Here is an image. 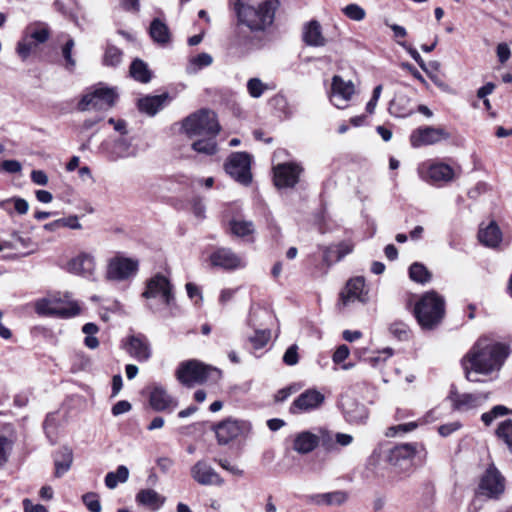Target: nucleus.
Here are the masks:
<instances>
[{"mask_svg": "<svg viewBox=\"0 0 512 512\" xmlns=\"http://www.w3.org/2000/svg\"><path fill=\"white\" fill-rule=\"evenodd\" d=\"M318 440L316 433L302 431L295 436L293 449L300 454L310 453L318 446Z\"/></svg>", "mask_w": 512, "mask_h": 512, "instance_id": "nucleus-28", "label": "nucleus"}, {"mask_svg": "<svg viewBox=\"0 0 512 512\" xmlns=\"http://www.w3.org/2000/svg\"><path fill=\"white\" fill-rule=\"evenodd\" d=\"M82 501L90 512H101V503L96 493L88 492L84 494Z\"/></svg>", "mask_w": 512, "mask_h": 512, "instance_id": "nucleus-51", "label": "nucleus"}, {"mask_svg": "<svg viewBox=\"0 0 512 512\" xmlns=\"http://www.w3.org/2000/svg\"><path fill=\"white\" fill-rule=\"evenodd\" d=\"M414 315L422 329H435L445 316L444 298L436 291L424 293L415 304Z\"/></svg>", "mask_w": 512, "mask_h": 512, "instance_id": "nucleus-3", "label": "nucleus"}, {"mask_svg": "<svg viewBox=\"0 0 512 512\" xmlns=\"http://www.w3.org/2000/svg\"><path fill=\"white\" fill-rule=\"evenodd\" d=\"M178 404V400L170 395L163 386L153 384L150 387L149 405L154 411L172 413Z\"/></svg>", "mask_w": 512, "mask_h": 512, "instance_id": "nucleus-17", "label": "nucleus"}, {"mask_svg": "<svg viewBox=\"0 0 512 512\" xmlns=\"http://www.w3.org/2000/svg\"><path fill=\"white\" fill-rule=\"evenodd\" d=\"M505 478L494 464H490L479 478L478 494L498 499L505 491Z\"/></svg>", "mask_w": 512, "mask_h": 512, "instance_id": "nucleus-10", "label": "nucleus"}, {"mask_svg": "<svg viewBox=\"0 0 512 512\" xmlns=\"http://www.w3.org/2000/svg\"><path fill=\"white\" fill-rule=\"evenodd\" d=\"M117 99V93L113 88L99 86L92 92L85 94L78 103V110L86 111L90 109H108L111 108Z\"/></svg>", "mask_w": 512, "mask_h": 512, "instance_id": "nucleus-11", "label": "nucleus"}, {"mask_svg": "<svg viewBox=\"0 0 512 512\" xmlns=\"http://www.w3.org/2000/svg\"><path fill=\"white\" fill-rule=\"evenodd\" d=\"M219 445H227L233 440L246 437L251 432V424L245 420L227 418L214 426Z\"/></svg>", "mask_w": 512, "mask_h": 512, "instance_id": "nucleus-9", "label": "nucleus"}, {"mask_svg": "<svg viewBox=\"0 0 512 512\" xmlns=\"http://www.w3.org/2000/svg\"><path fill=\"white\" fill-rule=\"evenodd\" d=\"M191 477L203 486H222L223 478L206 461L199 460L191 467Z\"/></svg>", "mask_w": 512, "mask_h": 512, "instance_id": "nucleus-20", "label": "nucleus"}, {"mask_svg": "<svg viewBox=\"0 0 512 512\" xmlns=\"http://www.w3.org/2000/svg\"><path fill=\"white\" fill-rule=\"evenodd\" d=\"M274 183L278 188L294 187L298 181L303 168L296 163H282L273 168Z\"/></svg>", "mask_w": 512, "mask_h": 512, "instance_id": "nucleus-19", "label": "nucleus"}, {"mask_svg": "<svg viewBox=\"0 0 512 512\" xmlns=\"http://www.w3.org/2000/svg\"><path fill=\"white\" fill-rule=\"evenodd\" d=\"M213 267L224 270H236L245 267L244 260L229 248H218L209 256Z\"/></svg>", "mask_w": 512, "mask_h": 512, "instance_id": "nucleus-21", "label": "nucleus"}, {"mask_svg": "<svg viewBox=\"0 0 512 512\" xmlns=\"http://www.w3.org/2000/svg\"><path fill=\"white\" fill-rule=\"evenodd\" d=\"M502 231L495 221H491L487 226L482 225L478 231L479 241L490 248H496L502 241Z\"/></svg>", "mask_w": 512, "mask_h": 512, "instance_id": "nucleus-26", "label": "nucleus"}, {"mask_svg": "<svg viewBox=\"0 0 512 512\" xmlns=\"http://www.w3.org/2000/svg\"><path fill=\"white\" fill-rule=\"evenodd\" d=\"M213 58L208 53H201L190 60L189 72H197L198 70L211 65Z\"/></svg>", "mask_w": 512, "mask_h": 512, "instance_id": "nucleus-48", "label": "nucleus"}, {"mask_svg": "<svg viewBox=\"0 0 512 512\" xmlns=\"http://www.w3.org/2000/svg\"><path fill=\"white\" fill-rule=\"evenodd\" d=\"M509 413L510 410L506 406L496 405L490 411L483 413L481 420L486 426H489L496 418L508 415Z\"/></svg>", "mask_w": 512, "mask_h": 512, "instance_id": "nucleus-46", "label": "nucleus"}, {"mask_svg": "<svg viewBox=\"0 0 512 512\" xmlns=\"http://www.w3.org/2000/svg\"><path fill=\"white\" fill-rule=\"evenodd\" d=\"M23 506L25 512H48L45 506L41 504H33L29 499L23 500Z\"/></svg>", "mask_w": 512, "mask_h": 512, "instance_id": "nucleus-64", "label": "nucleus"}, {"mask_svg": "<svg viewBox=\"0 0 512 512\" xmlns=\"http://www.w3.org/2000/svg\"><path fill=\"white\" fill-rule=\"evenodd\" d=\"M2 169L8 173H19L22 170V165L17 160H4L1 164Z\"/></svg>", "mask_w": 512, "mask_h": 512, "instance_id": "nucleus-62", "label": "nucleus"}, {"mask_svg": "<svg viewBox=\"0 0 512 512\" xmlns=\"http://www.w3.org/2000/svg\"><path fill=\"white\" fill-rule=\"evenodd\" d=\"M317 503H326L327 505H341L348 499V493L345 491H334L317 496Z\"/></svg>", "mask_w": 512, "mask_h": 512, "instance_id": "nucleus-41", "label": "nucleus"}, {"mask_svg": "<svg viewBox=\"0 0 512 512\" xmlns=\"http://www.w3.org/2000/svg\"><path fill=\"white\" fill-rule=\"evenodd\" d=\"M67 269L70 273L92 278L96 270L95 258L90 253H80L68 262Z\"/></svg>", "mask_w": 512, "mask_h": 512, "instance_id": "nucleus-24", "label": "nucleus"}, {"mask_svg": "<svg viewBox=\"0 0 512 512\" xmlns=\"http://www.w3.org/2000/svg\"><path fill=\"white\" fill-rule=\"evenodd\" d=\"M168 99L167 94L146 96L138 101V108L150 116H154L161 110Z\"/></svg>", "mask_w": 512, "mask_h": 512, "instance_id": "nucleus-30", "label": "nucleus"}, {"mask_svg": "<svg viewBox=\"0 0 512 512\" xmlns=\"http://www.w3.org/2000/svg\"><path fill=\"white\" fill-rule=\"evenodd\" d=\"M131 76L142 83H147L151 80V72L145 62L140 59H135L130 66Z\"/></svg>", "mask_w": 512, "mask_h": 512, "instance_id": "nucleus-37", "label": "nucleus"}, {"mask_svg": "<svg viewBox=\"0 0 512 512\" xmlns=\"http://www.w3.org/2000/svg\"><path fill=\"white\" fill-rule=\"evenodd\" d=\"M510 353V346L504 342L487 336L478 338L461 360L465 378L473 383L481 381L478 375L497 379Z\"/></svg>", "mask_w": 512, "mask_h": 512, "instance_id": "nucleus-1", "label": "nucleus"}, {"mask_svg": "<svg viewBox=\"0 0 512 512\" xmlns=\"http://www.w3.org/2000/svg\"><path fill=\"white\" fill-rule=\"evenodd\" d=\"M36 47L37 44L26 35L17 43L16 52L22 60H26Z\"/></svg>", "mask_w": 512, "mask_h": 512, "instance_id": "nucleus-47", "label": "nucleus"}, {"mask_svg": "<svg viewBox=\"0 0 512 512\" xmlns=\"http://www.w3.org/2000/svg\"><path fill=\"white\" fill-rule=\"evenodd\" d=\"M27 35L38 45L49 39L50 31L47 27L33 28L30 29Z\"/></svg>", "mask_w": 512, "mask_h": 512, "instance_id": "nucleus-52", "label": "nucleus"}, {"mask_svg": "<svg viewBox=\"0 0 512 512\" xmlns=\"http://www.w3.org/2000/svg\"><path fill=\"white\" fill-rule=\"evenodd\" d=\"M341 300L344 305L355 301L366 303L368 301V290L365 286L364 277L357 276L350 279L345 290L341 293Z\"/></svg>", "mask_w": 512, "mask_h": 512, "instance_id": "nucleus-23", "label": "nucleus"}, {"mask_svg": "<svg viewBox=\"0 0 512 512\" xmlns=\"http://www.w3.org/2000/svg\"><path fill=\"white\" fill-rule=\"evenodd\" d=\"M75 46V42L72 38H69L64 46L62 47V55L65 59V68L69 71H73L76 66V61L72 57V50Z\"/></svg>", "mask_w": 512, "mask_h": 512, "instance_id": "nucleus-49", "label": "nucleus"}, {"mask_svg": "<svg viewBox=\"0 0 512 512\" xmlns=\"http://www.w3.org/2000/svg\"><path fill=\"white\" fill-rule=\"evenodd\" d=\"M272 89L259 78H250L247 82V91L252 98H260L265 91Z\"/></svg>", "mask_w": 512, "mask_h": 512, "instance_id": "nucleus-43", "label": "nucleus"}, {"mask_svg": "<svg viewBox=\"0 0 512 512\" xmlns=\"http://www.w3.org/2000/svg\"><path fill=\"white\" fill-rule=\"evenodd\" d=\"M399 45H401L403 48L406 49V51L409 53V55L417 62V64L424 70L426 71V65H425V62L423 60V58L420 56V54L418 53V51L407 45L405 42H398Z\"/></svg>", "mask_w": 512, "mask_h": 512, "instance_id": "nucleus-59", "label": "nucleus"}, {"mask_svg": "<svg viewBox=\"0 0 512 512\" xmlns=\"http://www.w3.org/2000/svg\"><path fill=\"white\" fill-rule=\"evenodd\" d=\"M349 348L346 345H340L334 352L332 359L335 364L342 363L349 356Z\"/></svg>", "mask_w": 512, "mask_h": 512, "instance_id": "nucleus-61", "label": "nucleus"}, {"mask_svg": "<svg viewBox=\"0 0 512 512\" xmlns=\"http://www.w3.org/2000/svg\"><path fill=\"white\" fill-rule=\"evenodd\" d=\"M136 500L151 510L157 511L165 503L166 499L153 489H143L136 495Z\"/></svg>", "mask_w": 512, "mask_h": 512, "instance_id": "nucleus-31", "label": "nucleus"}, {"mask_svg": "<svg viewBox=\"0 0 512 512\" xmlns=\"http://www.w3.org/2000/svg\"><path fill=\"white\" fill-rule=\"evenodd\" d=\"M462 427V424L459 421L443 424L438 427V433L442 437H447L451 435L452 433L456 432Z\"/></svg>", "mask_w": 512, "mask_h": 512, "instance_id": "nucleus-58", "label": "nucleus"}, {"mask_svg": "<svg viewBox=\"0 0 512 512\" xmlns=\"http://www.w3.org/2000/svg\"><path fill=\"white\" fill-rule=\"evenodd\" d=\"M149 34L159 44H166L170 40V32L167 25L158 18L151 22Z\"/></svg>", "mask_w": 512, "mask_h": 512, "instance_id": "nucleus-34", "label": "nucleus"}, {"mask_svg": "<svg viewBox=\"0 0 512 512\" xmlns=\"http://www.w3.org/2000/svg\"><path fill=\"white\" fill-rule=\"evenodd\" d=\"M122 61V51L113 45H108L104 54L103 63L115 67Z\"/></svg>", "mask_w": 512, "mask_h": 512, "instance_id": "nucleus-44", "label": "nucleus"}, {"mask_svg": "<svg viewBox=\"0 0 512 512\" xmlns=\"http://www.w3.org/2000/svg\"><path fill=\"white\" fill-rule=\"evenodd\" d=\"M8 202L14 203L15 211L20 215L26 214L29 210L28 202L20 197H13L7 200L0 201V207H3Z\"/></svg>", "mask_w": 512, "mask_h": 512, "instance_id": "nucleus-55", "label": "nucleus"}, {"mask_svg": "<svg viewBox=\"0 0 512 512\" xmlns=\"http://www.w3.org/2000/svg\"><path fill=\"white\" fill-rule=\"evenodd\" d=\"M408 103L409 99L407 97L399 96L391 101L389 111L395 117H408L414 113L412 108L407 107Z\"/></svg>", "mask_w": 512, "mask_h": 512, "instance_id": "nucleus-36", "label": "nucleus"}, {"mask_svg": "<svg viewBox=\"0 0 512 512\" xmlns=\"http://www.w3.org/2000/svg\"><path fill=\"white\" fill-rule=\"evenodd\" d=\"M498 439L503 441L512 454V419H506L500 422L495 431Z\"/></svg>", "mask_w": 512, "mask_h": 512, "instance_id": "nucleus-40", "label": "nucleus"}, {"mask_svg": "<svg viewBox=\"0 0 512 512\" xmlns=\"http://www.w3.org/2000/svg\"><path fill=\"white\" fill-rule=\"evenodd\" d=\"M142 296L146 299L159 297L166 306H171L174 302L172 284L162 274H156L147 281L146 289Z\"/></svg>", "mask_w": 512, "mask_h": 512, "instance_id": "nucleus-16", "label": "nucleus"}, {"mask_svg": "<svg viewBox=\"0 0 512 512\" xmlns=\"http://www.w3.org/2000/svg\"><path fill=\"white\" fill-rule=\"evenodd\" d=\"M417 444L404 443L390 449L387 460L399 473L408 472L413 465Z\"/></svg>", "mask_w": 512, "mask_h": 512, "instance_id": "nucleus-15", "label": "nucleus"}, {"mask_svg": "<svg viewBox=\"0 0 512 512\" xmlns=\"http://www.w3.org/2000/svg\"><path fill=\"white\" fill-rule=\"evenodd\" d=\"M418 172L424 181L442 186L457 179L461 169H455L441 160H429L418 168Z\"/></svg>", "mask_w": 512, "mask_h": 512, "instance_id": "nucleus-7", "label": "nucleus"}, {"mask_svg": "<svg viewBox=\"0 0 512 512\" xmlns=\"http://www.w3.org/2000/svg\"><path fill=\"white\" fill-rule=\"evenodd\" d=\"M490 397L489 392L459 393L452 387L449 393V400L452 408L458 412H470L483 406Z\"/></svg>", "mask_w": 512, "mask_h": 512, "instance_id": "nucleus-13", "label": "nucleus"}, {"mask_svg": "<svg viewBox=\"0 0 512 512\" xmlns=\"http://www.w3.org/2000/svg\"><path fill=\"white\" fill-rule=\"evenodd\" d=\"M127 353L137 361L145 362L151 357V347L148 339L142 335H132L125 342Z\"/></svg>", "mask_w": 512, "mask_h": 512, "instance_id": "nucleus-25", "label": "nucleus"}, {"mask_svg": "<svg viewBox=\"0 0 512 512\" xmlns=\"http://www.w3.org/2000/svg\"><path fill=\"white\" fill-rule=\"evenodd\" d=\"M409 277L412 281L425 284L431 280V273L419 262H414L409 267Z\"/></svg>", "mask_w": 512, "mask_h": 512, "instance_id": "nucleus-39", "label": "nucleus"}, {"mask_svg": "<svg viewBox=\"0 0 512 512\" xmlns=\"http://www.w3.org/2000/svg\"><path fill=\"white\" fill-rule=\"evenodd\" d=\"M220 467H222L224 470L230 472L233 475L236 476H243L244 471L240 469L239 467L232 465L228 460L226 459H219L216 461Z\"/></svg>", "mask_w": 512, "mask_h": 512, "instance_id": "nucleus-60", "label": "nucleus"}, {"mask_svg": "<svg viewBox=\"0 0 512 512\" xmlns=\"http://www.w3.org/2000/svg\"><path fill=\"white\" fill-rule=\"evenodd\" d=\"M451 138L450 132L445 127L421 126L414 129L409 137L413 148L436 145Z\"/></svg>", "mask_w": 512, "mask_h": 512, "instance_id": "nucleus-12", "label": "nucleus"}, {"mask_svg": "<svg viewBox=\"0 0 512 512\" xmlns=\"http://www.w3.org/2000/svg\"><path fill=\"white\" fill-rule=\"evenodd\" d=\"M13 444V440L0 431V467H3L8 462Z\"/></svg>", "mask_w": 512, "mask_h": 512, "instance_id": "nucleus-42", "label": "nucleus"}, {"mask_svg": "<svg viewBox=\"0 0 512 512\" xmlns=\"http://www.w3.org/2000/svg\"><path fill=\"white\" fill-rule=\"evenodd\" d=\"M345 15L355 21H361L365 18V10L357 4H349L344 8Z\"/></svg>", "mask_w": 512, "mask_h": 512, "instance_id": "nucleus-54", "label": "nucleus"}, {"mask_svg": "<svg viewBox=\"0 0 512 512\" xmlns=\"http://www.w3.org/2000/svg\"><path fill=\"white\" fill-rule=\"evenodd\" d=\"M176 377L181 384L192 387L207 381H218L221 378V371L198 360H188L179 365Z\"/></svg>", "mask_w": 512, "mask_h": 512, "instance_id": "nucleus-4", "label": "nucleus"}, {"mask_svg": "<svg viewBox=\"0 0 512 512\" xmlns=\"http://www.w3.org/2000/svg\"><path fill=\"white\" fill-rule=\"evenodd\" d=\"M201 137V139L192 143V149L197 153L208 156L214 155L218 151L216 136L206 135Z\"/></svg>", "mask_w": 512, "mask_h": 512, "instance_id": "nucleus-35", "label": "nucleus"}, {"mask_svg": "<svg viewBox=\"0 0 512 512\" xmlns=\"http://www.w3.org/2000/svg\"><path fill=\"white\" fill-rule=\"evenodd\" d=\"M354 92V84L351 80L345 81L338 75L332 78L330 101L338 109L347 107Z\"/></svg>", "mask_w": 512, "mask_h": 512, "instance_id": "nucleus-18", "label": "nucleus"}, {"mask_svg": "<svg viewBox=\"0 0 512 512\" xmlns=\"http://www.w3.org/2000/svg\"><path fill=\"white\" fill-rule=\"evenodd\" d=\"M220 129L216 114L209 109L198 110L182 120V131L189 138L217 136Z\"/></svg>", "mask_w": 512, "mask_h": 512, "instance_id": "nucleus-5", "label": "nucleus"}, {"mask_svg": "<svg viewBox=\"0 0 512 512\" xmlns=\"http://www.w3.org/2000/svg\"><path fill=\"white\" fill-rule=\"evenodd\" d=\"M136 156L137 148L124 138L116 140L109 152V159L112 161Z\"/></svg>", "mask_w": 512, "mask_h": 512, "instance_id": "nucleus-29", "label": "nucleus"}, {"mask_svg": "<svg viewBox=\"0 0 512 512\" xmlns=\"http://www.w3.org/2000/svg\"><path fill=\"white\" fill-rule=\"evenodd\" d=\"M139 270V260L116 253L107 260L105 279L109 282H125L134 278Z\"/></svg>", "mask_w": 512, "mask_h": 512, "instance_id": "nucleus-6", "label": "nucleus"}, {"mask_svg": "<svg viewBox=\"0 0 512 512\" xmlns=\"http://www.w3.org/2000/svg\"><path fill=\"white\" fill-rule=\"evenodd\" d=\"M129 478V470L126 466L120 465L115 472H109L105 476V485L109 489L117 487L118 483H124Z\"/></svg>", "mask_w": 512, "mask_h": 512, "instance_id": "nucleus-38", "label": "nucleus"}, {"mask_svg": "<svg viewBox=\"0 0 512 512\" xmlns=\"http://www.w3.org/2000/svg\"><path fill=\"white\" fill-rule=\"evenodd\" d=\"M299 361L298 356V346L296 344H293L287 348L283 355V362L286 365L293 366L296 365Z\"/></svg>", "mask_w": 512, "mask_h": 512, "instance_id": "nucleus-56", "label": "nucleus"}, {"mask_svg": "<svg viewBox=\"0 0 512 512\" xmlns=\"http://www.w3.org/2000/svg\"><path fill=\"white\" fill-rule=\"evenodd\" d=\"M270 334L266 331H257L253 337L250 338L251 343L255 349L263 348L269 341Z\"/></svg>", "mask_w": 512, "mask_h": 512, "instance_id": "nucleus-57", "label": "nucleus"}, {"mask_svg": "<svg viewBox=\"0 0 512 512\" xmlns=\"http://www.w3.org/2000/svg\"><path fill=\"white\" fill-rule=\"evenodd\" d=\"M279 6V0H236L234 3L238 24L255 35H264L272 29Z\"/></svg>", "mask_w": 512, "mask_h": 512, "instance_id": "nucleus-2", "label": "nucleus"}, {"mask_svg": "<svg viewBox=\"0 0 512 512\" xmlns=\"http://www.w3.org/2000/svg\"><path fill=\"white\" fill-rule=\"evenodd\" d=\"M436 410H430L423 418V421L421 422H409L404 424H399L397 426H392L388 428V431L386 433L387 436L393 437L398 432L407 433L415 430L420 424L430 423L434 420H436L438 417L435 416Z\"/></svg>", "mask_w": 512, "mask_h": 512, "instance_id": "nucleus-33", "label": "nucleus"}, {"mask_svg": "<svg viewBox=\"0 0 512 512\" xmlns=\"http://www.w3.org/2000/svg\"><path fill=\"white\" fill-rule=\"evenodd\" d=\"M318 445H321L326 451H333L336 448L335 435L327 429H319L316 433Z\"/></svg>", "mask_w": 512, "mask_h": 512, "instance_id": "nucleus-45", "label": "nucleus"}, {"mask_svg": "<svg viewBox=\"0 0 512 512\" xmlns=\"http://www.w3.org/2000/svg\"><path fill=\"white\" fill-rule=\"evenodd\" d=\"M39 315H55L61 318H70L80 313V307L76 302L63 304L58 298H42L35 306Z\"/></svg>", "mask_w": 512, "mask_h": 512, "instance_id": "nucleus-14", "label": "nucleus"}, {"mask_svg": "<svg viewBox=\"0 0 512 512\" xmlns=\"http://www.w3.org/2000/svg\"><path fill=\"white\" fill-rule=\"evenodd\" d=\"M391 334H393L399 340H407L409 337V327L407 324L397 321L390 325L389 328Z\"/></svg>", "mask_w": 512, "mask_h": 512, "instance_id": "nucleus-53", "label": "nucleus"}, {"mask_svg": "<svg viewBox=\"0 0 512 512\" xmlns=\"http://www.w3.org/2000/svg\"><path fill=\"white\" fill-rule=\"evenodd\" d=\"M303 40L309 46L320 47L326 44L322 35V28L318 21L312 20L306 24L303 32Z\"/></svg>", "mask_w": 512, "mask_h": 512, "instance_id": "nucleus-27", "label": "nucleus"}, {"mask_svg": "<svg viewBox=\"0 0 512 512\" xmlns=\"http://www.w3.org/2000/svg\"><path fill=\"white\" fill-rule=\"evenodd\" d=\"M252 157L247 152H233L227 158L224 169L238 183L248 186L252 181Z\"/></svg>", "mask_w": 512, "mask_h": 512, "instance_id": "nucleus-8", "label": "nucleus"}, {"mask_svg": "<svg viewBox=\"0 0 512 512\" xmlns=\"http://www.w3.org/2000/svg\"><path fill=\"white\" fill-rule=\"evenodd\" d=\"M231 231L237 236H246L253 232V224L249 221H232L230 223Z\"/></svg>", "mask_w": 512, "mask_h": 512, "instance_id": "nucleus-50", "label": "nucleus"}, {"mask_svg": "<svg viewBox=\"0 0 512 512\" xmlns=\"http://www.w3.org/2000/svg\"><path fill=\"white\" fill-rule=\"evenodd\" d=\"M324 399V395L318 390L308 389L293 401L290 407V412L298 414L317 409L323 404Z\"/></svg>", "mask_w": 512, "mask_h": 512, "instance_id": "nucleus-22", "label": "nucleus"}, {"mask_svg": "<svg viewBox=\"0 0 512 512\" xmlns=\"http://www.w3.org/2000/svg\"><path fill=\"white\" fill-rule=\"evenodd\" d=\"M34 184L45 186L48 184V176L43 170H33L30 174Z\"/></svg>", "mask_w": 512, "mask_h": 512, "instance_id": "nucleus-63", "label": "nucleus"}, {"mask_svg": "<svg viewBox=\"0 0 512 512\" xmlns=\"http://www.w3.org/2000/svg\"><path fill=\"white\" fill-rule=\"evenodd\" d=\"M73 462V452L68 447L61 448L55 455V476L57 478L62 477L66 472L69 471Z\"/></svg>", "mask_w": 512, "mask_h": 512, "instance_id": "nucleus-32", "label": "nucleus"}]
</instances>
